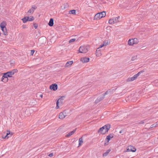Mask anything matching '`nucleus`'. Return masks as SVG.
Instances as JSON below:
<instances>
[{
    "instance_id": "obj_13",
    "label": "nucleus",
    "mask_w": 158,
    "mask_h": 158,
    "mask_svg": "<svg viewBox=\"0 0 158 158\" xmlns=\"http://www.w3.org/2000/svg\"><path fill=\"white\" fill-rule=\"evenodd\" d=\"M89 60V58L88 57H84L81 59V61L83 63L88 62Z\"/></svg>"
},
{
    "instance_id": "obj_38",
    "label": "nucleus",
    "mask_w": 158,
    "mask_h": 158,
    "mask_svg": "<svg viewBox=\"0 0 158 158\" xmlns=\"http://www.w3.org/2000/svg\"><path fill=\"white\" fill-rule=\"evenodd\" d=\"M144 123V121H141L139 123L140 124H143Z\"/></svg>"
},
{
    "instance_id": "obj_17",
    "label": "nucleus",
    "mask_w": 158,
    "mask_h": 158,
    "mask_svg": "<svg viewBox=\"0 0 158 158\" xmlns=\"http://www.w3.org/2000/svg\"><path fill=\"white\" fill-rule=\"evenodd\" d=\"M66 116V115H64L63 113L61 112L59 114V118L60 119H63Z\"/></svg>"
},
{
    "instance_id": "obj_33",
    "label": "nucleus",
    "mask_w": 158,
    "mask_h": 158,
    "mask_svg": "<svg viewBox=\"0 0 158 158\" xmlns=\"http://www.w3.org/2000/svg\"><path fill=\"white\" fill-rule=\"evenodd\" d=\"M156 126H157V124H154L152 125L151 127L152 128L153 127H156Z\"/></svg>"
},
{
    "instance_id": "obj_35",
    "label": "nucleus",
    "mask_w": 158,
    "mask_h": 158,
    "mask_svg": "<svg viewBox=\"0 0 158 158\" xmlns=\"http://www.w3.org/2000/svg\"><path fill=\"white\" fill-rule=\"evenodd\" d=\"M56 109H58L59 108V106H58L59 104H58V102H56Z\"/></svg>"
},
{
    "instance_id": "obj_29",
    "label": "nucleus",
    "mask_w": 158,
    "mask_h": 158,
    "mask_svg": "<svg viewBox=\"0 0 158 158\" xmlns=\"http://www.w3.org/2000/svg\"><path fill=\"white\" fill-rule=\"evenodd\" d=\"M63 99H62L60 98L57 100L56 102H58V104H59V103L62 104L63 103Z\"/></svg>"
},
{
    "instance_id": "obj_20",
    "label": "nucleus",
    "mask_w": 158,
    "mask_h": 158,
    "mask_svg": "<svg viewBox=\"0 0 158 158\" xmlns=\"http://www.w3.org/2000/svg\"><path fill=\"white\" fill-rule=\"evenodd\" d=\"M53 19L52 18H51L50 19L49 22L48 23V25L52 27L53 26Z\"/></svg>"
},
{
    "instance_id": "obj_18",
    "label": "nucleus",
    "mask_w": 158,
    "mask_h": 158,
    "mask_svg": "<svg viewBox=\"0 0 158 158\" xmlns=\"http://www.w3.org/2000/svg\"><path fill=\"white\" fill-rule=\"evenodd\" d=\"M1 30L3 32V34L4 35H7V32L6 29V27L1 28Z\"/></svg>"
},
{
    "instance_id": "obj_11",
    "label": "nucleus",
    "mask_w": 158,
    "mask_h": 158,
    "mask_svg": "<svg viewBox=\"0 0 158 158\" xmlns=\"http://www.w3.org/2000/svg\"><path fill=\"white\" fill-rule=\"evenodd\" d=\"M57 85L56 84H52L50 86V88L51 89H53V90H56L57 89Z\"/></svg>"
},
{
    "instance_id": "obj_2",
    "label": "nucleus",
    "mask_w": 158,
    "mask_h": 158,
    "mask_svg": "<svg viewBox=\"0 0 158 158\" xmlns=\"http://www.w3.org/2000/svg\"><path fill=\"white\" fill-rule=\"evenodd\" d=\"M106 15V13L105 11L98 13L95 15L94 17V20L100 19L101 18L105 17Z\"/></svg>"
},
{
    "instance_id": "obj_24",
    "label": "nucleus",
    "mask_w": 158,
    "mask_h": 158,
    "mask_svg": "<svg viewBox=\"0 0 158 158\" xmlns=\"http://www.w3.org/2000/svg\"><path fill=\"white\" fill-rule=\"evenodd\" d=\"M110 151H111L110 149L107 150L103 154V156H107L108 155L109 153L110 152Z\"/></svg>"
},
{
    "instance_id": "obj_3",
    "label": "nucleus",
    "mask_w": 158,
    "mask_h": 158,
    "mask_svg": "<svg viewBox=\"0 0 158 158\" xmlns=\"http://www.w3.org/2000/svg\"><path fill=\"white\" fill-rule=\"evenodd\" d=\"M88 47L87 46H81L79 49V52L83 53H85L88 51Z\"/></svg>"
},
{
    "instance_id": "obj_36",
    "label": "nucleus",
    "mask_w": 158,
    "mask_h": 158,
    "mask_svg": "<svg viewBox=\"0 0 158 158\" xmlns=\"http://www.w3.org/2000/svg\"><path fill=\"white\" fill-rule=\"evenodd\" d=\"M53 156V153H51L49 154L48 156L50 157H52Z\"/></svg>"
},
{
    "instance_id": "obj_27",
    "label": "nucleus",
    "mask_w": 158,
    "mask_h": 158,
    "mask_svg": "<svg viewBox=\"0 0 158 158\" xmlns=\"http://www.w3.org/2000/svg\"><path fill=\"white\" fill-rule=\"evenodd\" d=\"M34 19V18L33 16H30V17H28V21H31L33 20Z\"/></svg>"
},
{
    "instance_id": "obj_5",
    "label": "nucleus",
    "mask_w": 158,
    "mask_h": 158,
    "mask_svg": "<svg viewBox=\"0 0 158 158\" xmlns=\"http://www.w3.org/2000/svg\"><path fill=\"white\" fill-rule=\"evenodd\" d=\"M17 71L18 70L17 69H14L4 73L5 74L6 76L8 77H11L15 73H17Z\"/></svg>"
},
{
    "instance_id": "obj_10",
    "label": "nucleus",
    "mask_w": 158,
    "mask_h": 158,
    "mask_svg": "<svg viewBox=\"0 0 158 158\" xmlns=\"http://www.w3.org/2000/svg\"><path fill=\"white\" fill-rule=\"evenodd\" d=\"M4 134H6L5 135H2V138L6 139H7L10 136H11L12 135V134H10V132L9 131H7V132L6 133H4Z\"/></svg>"
},
{
    "instance_id": "obj_7",
    "label": "nucleus",
    "mask_w": 158,
    "mask_h": 158,
    "mask_svg": "<svg viewBox=\"0 0 158 158\" xmlns=\"http://www.w3.org/2000/svg\"><path fill=\"white\" fill-rule=\"evenodd\" d=\"M36 8V7L35 6H32L31 8L27 12V15H29L32 14L34 11L35 10Z\"/></svg>"
},
{
    "instance_id": "obj_26",
    "label": "nucleus",
    "mask_w": 158,
    "mask_h": 158,
    "mask_svg": "<svg viewBox=\"0 0 158 158\" xmlns=\"http://www.w3.org/2000/svg\"><path fill=\"white\" fill-rule=\"evenodd\" d=\"M69 13L71 14L75 15L76 10H73L69 11Z\"/></svg>"
},
{
    "instance_id": "obj_40",
    "label": "nucleus",
    "mask_w": 158,
    "mask_h": 158,
    "mask_svg": "<svg viewBox=\"0 0 158 158\" xmlns=\"http://www.w3.org/2000/svg\"><path fill=\"white\" fill-rule=\"evenodd\" d=\"M122 132H123V131H122V130L120 131V132H119V133H122Z\"/></svg>"
},
{
    "instance_id": "obj_16",
    "label": "nucleus",
    "mask_w": 158,
    "mask_h": 158,
    "mask_svg": "<svg viewBox=\"0 0 158 158\" xmlns=\"http://www.w3.org/2000/svg\"><path fill=\"white\" fill-rule=\"evenodd\" d=\"M76 129H77L75 128L73 131H71L69 133H68V134L67 135H66V136L67 137H69L70 136L73 134L75 132V131H76Z\"/></svg>"
},
{
    "instance_id": "obj_42",
    "label": "nucleus",
    "mask_w": 158,
    "mask_h": 158,
    "mask_svg": "<svg viewBox=\"0 0 158 158\" xmlns=\"http://www.w3.org/2000/svg\"><path fill=\"white\" fill-rule=\"evenodd\" d=\"M23 28H25V27H23Z\"/></svg>"
},
{
    "instance_id": "obj_8",
    "label": "nucleus",
    "mask_w": 158,
    "mask_h": 158,
    "mask_svg": "<svg viewBox=\"0 0 158 158\" xmlns=\"http://www.w3.org/2000/svg\"><path fill=\"white\" fill-rule=\"evenodd\" d=\"M114 134H110L108 135L106 138V139H105V141H107V143H105V145H107L108 144V143H109L110 140V139L111 138H113L114 137Z\"/></svg>"
},
{
    "instance_id": "obj_12",
    "label": "nucleus",
    "mask_w": 158,
    "mask_h": 158,
    "mask_svg": "<svg viewBox=\"0 0 158 158\" xmlns=\"http://www.w3.org/2000/svg\"><path fill=\"white\" fill-rule=\"evenodd\" d=\"M104 98L105 96H104L103 95H102V96H101L98 97L97 98V99L95 101V103H97L101 101Z\"/></svg>"
},
{
    "instance_id": "obj_39",
    "label": "nucleus",
    "mask_w": 158,
    "mask_h": 158,
    "mask_svg": "<svg viewBox=\"0 0 158 158\" xmlns=\"http://www.w3.org/2000/svg\"><path fill=\"white\" fill-rule=\"evenodd\" d=\"M40 97H41V98H42L43 95L42 94H40Z\"/></svg>"
},
{
    "instance_id": "obj_23",
    "label": "nucleus",
    "mask_w": 158,
    "mask_h": 158,
    "mask_svg": "<svg viewBox=\"0 0 158 158\" xmlns=\"http://www.w3.org/2000/svg\"><path fill=\"white\" fill-rule=\"evenodd\" d=\"M28 17H25L22 19L23 23H26L28 21Z\"/></svg>"
},
{
    "instance_id": "obj_41",
    "label": "nucleus",
    "mask_w": 158,
    "mask_h": 158,
    "mask_svg": "<svg viewBox=\"0 0 158 158\" xmlns=\"http://www.w3.org/2000/svg\"><path fill=\"white\" fill-rule=\"evenodd\" d=\"M106 44V45H108V43L107 42H105V44Z\"/></svg>"
},
{
    "instance_id": "obj_1",
    "label": "nucleus",
    "mask_w": 158,
    "mask_h": 158,
    "mask_svg": "<svg viewBox=\"0 0 158 158\" xmlns=\"http://www.w3.org/2000/svg\"><path fill=\"white\" fill-rule=\"evenodd\" d=\"M110 127V126L109 124H106L102 127L100 128L98 130V132L100 133L102 135L105 134L108 132Z\"/></svg>"
},
{
    "instance_id": "obj_37",
    "label": "nucleus",
    "mask_w": 158,
    "mask_h": 158,
    "mask_svg": "<svg viewBox=\"0 0 158 158\" xmlns=\"http://www.w3.org/2000/svg\"><path fill=\"white\" fill-rule=\"evenodd\" d=\"M35 52V51L34 50H31V54L32 55L33 54H34V52Z\"/></svg>"
},
{
    "instance_id": "obj_14",
    "label": "nucleus",
    "mask_w": 158,
    "mask_h": 158,
    "mask_svg": "<svg viewBox=\"0 0 158 158\" xmlns=\"http://www.w3.org/2000/svg\"><path fill=\"white\" fill-rule=\"evenodd\" d=\"M8 81V77L6 76V75L4 73L3 75L2 78V81L4 82H7Z\"/></svg>"
},
{
    "instance_id": "obj_25",
    "label": "nucleus",
    "mask_w": 158,
    "mask_h": 158,
    "mask_svg": "<svg viewBox=\"0 0 158 158\" xmlns=\"http://www.w3.org/2000/svg\"><path fill=\"white\" fill-rule=\"evenodd\" d=\"M83 139L82 137L80 138L79 139V146L78 147L80 146L82 143H83Z\"/></svg>"
},
{
    "instance_id": "obj_30",
    "label": "nucleus",
    "mask_w": 158,
    "mask_h": 158,
    "mask_svg": "<svg viewBox=\"0 0 158 158\" xmlns=\"http://www.w3.org/2000/svg\"><path fill=\"white\" fill-rule=\"evenodd\" d=\"M76 40V39L73 38L71 39L69 41V43H70L74 42Z\"/></svg>"
},
{
    "instance_id": "obj_9",
    "label": "nucleus",
    "mask_w": 158,
    "mask_h": 158,
    "mask_svg": "<svg viewBox=\"0 0 158 158\" xmlns=\"http://www.w3.org/2000/svg\"><path fill=\"white\" fill-rule=\"evenodd\" d=\"M136 151V149L134 147L130 145L128 146L127 148V150L126 152H135Z\"/></svg>"
},
{
    "instance_id": "obj_21",
    "label": "nucleus",
    "mask_w": 158,
    "mask_h": 158,
    "mask_svg": "<svg viewBox=\"0 0 158 158\" xmlns=\"http://www.w3.org/2000/svg\"><path fill=\"white\" fill-rule=\"evenodd\" d=\"M73 61H70L67 62L65 65V67H68L69 66L71 65L73 63Z\"/></svg>"
},
{
    "instance_id": "obj_6",
    "label": "nucleus",
    "mask_w": 158,
    "mask_h": 158,
    "mask_svg": "<svg viewBox=\"0 0 158 158\" xmlns=\"http://www.w3.org/2000/svg\"><path fill=\"white\" fill-rule=\"evenodd\" d=\"M137 39L135 38L133 39H129L128 42V44L129 45H133L134 44L137 43Z\"/></svg>"
},
{
    "instance_id": "obj_34",
    "label": "nucleus",
    "mask_w": 158,
    "mask_h": 158,
    "mask_svg": "<svg viewBox=\"0 0 158 158\" xmlns=\"http://www.w3.org/2000/svg\"><path fill=\"white\" fill-rule=\"evenodd\" d=\"M108 92L109 91H106V92L104 94H103L102 95L105 96L107 94H108Z\"/></svg>"
},
{
    "instance_id": "obj_22",
    "label": "nucleus",
    "mask_w": 158,
    "mask_h": 158,
    "mask_svg": "<svg viewBox=\"0 0 158 158\" xmlns=\"http://www.w3.org/2000/svg\"><path fill=\"white\" fill-rule=\"evenodd\" d=\"M120 17L118 16L117 17L114 18H113L114 23L119 22L118 19Z\"/></svg>"
},
{
    "instance_id": "obj_15",
    "label": "nucleus",
    "mask_w": 158,
    "mask_h": 158,
    "mask_svg": "<svg viewBox=\"0 0 158 158\" xmlns=\"http://www.w3.org/2000/svg\"><path fill=\"white\" fill-rule=\"evenodd\" d=\"M96 55L97 56H101L102 54L101 53L100 49L99 48H97L96 51Z\"/></svg>"
},
{
    "instance_id": "obj_32",
    "label": "nucleus",
    "mask_w": 158,
    "mask_h": 158,
    "mask_svg": "<svg viewBox=\"0 0 158 158\" xmlns=\"http://www.w3.org/2000/svg\"><path fill=\"white\" fill-rule=\"evenodd\" d=\"M33 25H34V27H35V29L37 28V27H38V25L37 24H36V23H34V24Z\"/></svg>"
},
{
    "instance_id": "obj_4",
    "label": "nucleus",
    "mask_w": 158,
    "mask_h": 158,
    "mask_svg": "<svg viewBox=\"0 0 158 158\" xmlns=\"http://www.w3.org/2000/svg\"><path fill=\"white\" fill-rule=\"evenodd\" d=\"M142 72V71L139 72L137 74L135 75L133 77L128 78L127 80V81H131L135 80Z\"/></svg>"
},
{
    "instance_id": "obj_31",
    "label": "nucleus",
    "mask_w": 158,
    "mask_h": 158,
    "mask_svg": "<svg viewBox=\"0 0 158 158\" xmlns=\"http://www.w3.org/2000/svg\"><path fill=\"white\" fill-rule=\"evenodd\" d=\"M106 46V44H105V42H104L103 44L102 45H100L98 48H102L104 46Z\"/></svg>"
},
{
    "instance_id": "obj_19",
    "label": "nucleus",
    "mask_w": 158,
    "mask_h": 158,
    "mask_svg": "<svg viewBox=\"0 0 158 158\" xmlns=\"http://www.w3.org/2000/svg\"><path fill=\"white\" fill-rule=\"evenodd\" d=\"M6 22L3 21L0 24V27L1 28L5 27H6Z\"/></svg>"
},
{
    "instance_id": "obj_43",
    "label": "nucleus",
    "mask_w": 158,
    "mask_h": 158,
    "mask_svg": "<svg viewBox=\"0 0 158 158\" xmlns=\"http://www.w3.org/2000/svg\"><path fill=\"white\" fill-rule=\"evenodd\" d=\"M23 28H25V27H23Z\"/></svg>"
},
{
    "instance_id": "obj_28",
    "label": "nucleus",
    "mask_w": 158,
    "mask_h": 158,
    "mask_svg": "<svg viewBox=\"0 0 158 158\" xmlns=\"http://www.w3.org/2000/svg\"><path fill=\"white\" fill-rule=\"evenodd\" d=\"M109 23L110 24H114V23L113 18L110 19L109 20Z\"/></svg>"
}]
</instances>
